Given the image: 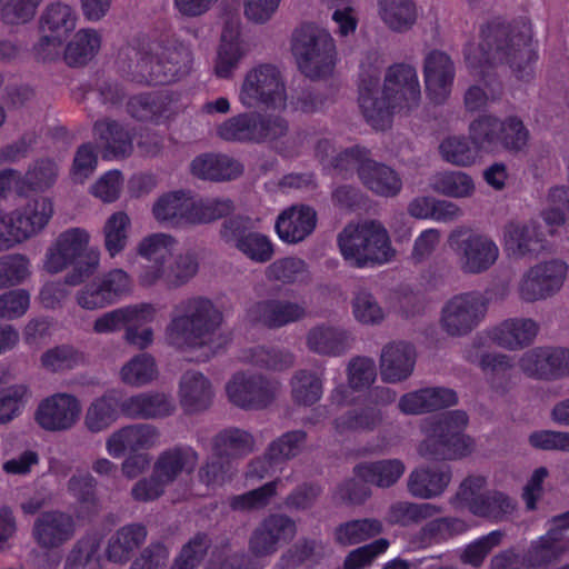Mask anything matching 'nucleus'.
<instances>
[{
  "instance_id": "1",
  "label": "nucleus",
  "mask_w": 569,
  "mask_h": 569,
  "mask_svg": "<svg viewBox=\"0 0 569 569\" xmlns=\"http://www.w3.org/2000/svg\"><path fill=\"white\" fill-rule=\"evenodd\" d=\"M467 60L473 67L482 62L505 63L519 80L533 76L537 51L533 40V26L529 18H496L481 29L479 46H471Z\"/></svg>"
},
{
  "instance_id": "2",
  "label": "nucleus",
  "mask_w": 569,
  "mask_h": 569,
  "mask_svg": "<svg viewBox=\"0 0 569 569\" xmlns=\"http://www.w3.org/2000/svg\"><path fill=\"white\" fill-rule=\"evenodd\" d=\"M223 315L203 297H191L174 306L166 328L168 345L183 352H198V360L210 359L223 345L220 327Z\"/></svg>"
},
{
  "instance_id": "3",
  "label": "nucleus",
  "mask_w": 569,
  "mask_h": 569,
  "mask_svg": "<svg viewBox=\"0 0 569 569\" xmlns=\"http://www.w3.org/2000/svg\"><path fill=\"white\" fill-rule=\"evenodd\" d=\"M362 92L361 112L367 122L377 130L387 129L395 113H408L417 109L421 101L417 71L405 63L387 69L383 86L376 90V94H371L367 88Z\"/></svg>"
},
{
  "instance_id": "4",
  "label": "nucleus",
  "mask_w": 569,
  "mask_h": 569,
  "mask_svg": "<svg viewBox=\"0 0 569 569\" xmlns=\"http://www.w3.org/2000/svg\"><path fill=\"white\" fill-rule=\"evenodd\" d=\"M90 232L81 227H71L59 232L46 249L42 267L50 274L73 270L66 276V282L79 286L92 276L100 264V251L91 247Z\"/></svg>"
},
{
  "instance_id": "5",
  "label": "nucleus",
  "mask_w": 569,
  "mask_h": 569,
  "mask_svg": "<svg viewBox=\"0 0 569 569\" xmlns=\"http://www.w3.org/2000/svg\"><path fill=\"white\" fill-rule=\"evenodd\" d=\"M468 416L460 410L450 411L440 419H426L421 423L423 439L418 453L426 459L458 460L470 456L476 441L465 433Z\"/></svg>"
},
{
  "instance_id": "6",
  "label": "nucleus",
  "mask_w": 569,
  "mask_h": 569,
  "mask_svg": "<svg viewBox=\"0 0 569 569\" xmlns=\"http://www.w3.org/2000/svg\"><path fill=\"white\" fill-rule=\"evenodd\" d=\"M338 246L346 262L355 268L382 266L396 256L387 229L377 221L348 224L338 236Z\"/></svg>"
},
{
  "instance_id": "7",
  "label": "nucleus",
  "mask_w": 569,
  "mask_h": 569,
  "mask_svg": "<svg viewBox=\"0 0 569 569\" xmlns=\"http://www.w3.org/2000/svg\"><path fill=\"white\" fill-rule=\"evenodd\" d=\"M291 52L299 70L310 79L330 77L338 62L336 39L315 23L302 24L292 32Z\"/></svg>"
},
{
  "instance_id": "8",
  "label": "nucleus",
  "mask_w": 569,
  "mask_h": 569,
  "mask_svg": "<svg viewBox=\"0 0 569 569\" xmlns=\"http://www.w3.org/2000/svg\"><path fill=\"white\" fill-rule=\"evenodd\" d=\"M54 213L53 202L38 197L13 209H0V252L9 251L40 234Z\"/></svg>"
},
{
  "instance_id": "9",
  "label": "nucleus",
  "mask_w": 569,
  "mask_h": 569,
  "mask_svg": "<svg viewBox=\"0 0 569 569\" xmlns=\"http://www.w3.org/2000/svg\"><path fill=\"white\" fill-rule=\"evenodd\" d=\"M447 241L458 268L465 274L486 273L499 261L500 248L497 241L486 232L460 226L449 233Z\"/></svg>"
},
{
  "instance_id": "10",
  "label": "nucleus",
  "mask_w": 569,
  "mask_h": 569,
  "mask_svg": "<svg viewBox=\"0 0 569 569\" xmlns=\"http://www.w3.org/2000/svg\"><path fill=\"white\" fill-rule=\"evenodd\" d=\"M238 101L248 110H283L287 88L281 71L267 63L249 69L239 86Z\"/></svg>"
},
{
  "instance_id": "11",
  "label": "nucleus",
  "mask_w": 569,
  "mask_h": 569,
  "mask_svg": "<svg viewBox=\"0 0 569 569\" xmlns=\"http://www.w3.org/2000/svg\"><path fill=\"white\" fill-rule=\"evenodd\" d=\"M335 167L345 171L356 169L361 183L376 196L393 198L402 190L399 172L386 163L368 158L363 149L353 148L339 153Z\"/></svg>"
},
{
  "instance_id": "12",
  "label": "nucleus",
  "mask_w": 569,
  "mask_h": 569,
  "mask_svg": "<svg viewBox=\"0 0 569 569\" xmlns=\"http://www.w3.org/2000/svg\"><path fill=\"white\" fill-rule=\"evenodd\" d=\"M76 535L72 516L62 511H48L40 515L32 526V538L43 550L37 557V563L43 569H54L60 563L59 548Z\"/></svg>"
},
{
  "instance_id": "13",
  "label": "nucleus",
  "mask_w": 569,
  "mask_h": 569,
  "mask_svg": "<svg viewBox=\"0 0 569 569\" xmlns=\"http://www.w3.org/2000/svg\"><path fill=\"white\" fill-rule=\"evenodd\" d=\"M487 310V299L480 292L469 291L455 295L441 307L439 327L449 337H465L480 325Z\"/></svg>"
},
{
  "instance_id": "14",
  "label": "nucleus",
  "mask_w": 569,
  "mask_h": 569,
  "mask_svg": "<svg viewBox=\"0 0 569 569\" xmlns=\"http://www.w3.org/2000/svg\"><path fill=\"white\" fill-rule=\"evenodd\" d=\"M228 400L244 410H259L271 405L280 392V382L263 375L238 371L224 386Z\"/></svg>"
},
{
  "instance_id": "15",
  "label": "nucleus",
  "mask_w": 569,
  "mask_h": 569,
  "mask_svg": "<svg viewBox=\"0 0 569 569\" xmlns=\"http://www.w3.org/2000/svg\"><path fill=\"white\" fill-rule=\"evenodd\" d=\"M248 222L249 220L242 217L229 219L221 226L220 234L227 243L249 260L266 263L274 256V246L268 236L249 231Z\"/></svg>"
},
{
  "instance_id": "16",
  "label": "nucleus",
  "mask_w": 569,
  "mask_h": 569,
  "mask_svg": "<svg viewBox=\"0 0 569 569\" xmlns=\"http://www.w3.org/2000/svg\"><path fill=\"white\" fill-rule=\"evenodd\" d=\"M505 252L515 259L536 258L547 249L541 224L536 220H511L502 228Z\"/></svg>"
},
{
  "instance_id": "17",
  "label": "nucleus",
  "mask_w": 569,
  "mask_h": 569,
  "mask_svg": "<svg viewBox=\"0 0 569 569\" xmlns=\"http://www.w3.org/2000/svg\"><path fill=\"white\" fill-rule=\"evenodd\" d=\"M81 412V402L74 395L58 392L40 401L34 419L47 431H66L77 425Z\"/></svg>"
},
{
  "instance_id": "18",
  "label": "nucleus",
  "mask_w": 569,
  "mask_h": 569,
  "mask_svg": "<svg viewBox=\"0 0 569 569\" xmlns=\"http://www.w3.org/2000/svg\"><path fill=\"white\" fill-rule=\"evenodd\" d=\"M297 533L293 519L282 513L264 518L250 538V550L258 557L273 555L279 548L291 541Z\"/></svg>"
},
{
  "instance_id": "19",
  "label": "nucleus",
  "mask_w": 569,
  "mask_h": 569,
  "mask_svg": "<svg viewBox=\"0 0 569 569\" xmlns=\"http://www.w3.org/2000/svg\"><path fill=\"white\" fill-rule=\"evenodd\" d=\"M178 247L177 238L167 232H153L142 237L134 250L149 264L139 272V282L144 287H151L152 280L149 276L152 271L164 268L166 263L173 258Z\"/></svg>"
},
{
  "instance_id": "20",
  "label": "nucleus",
  "mask_w": 569,
  "mask_h": 569,
  "mask_svg": "<svg viewBox=\"0 0 569 569\" xmlns=\"http://www.w3.org/2000/svg\"><path fill=\"white\" fill-rule=\"evenodd\" d=\"M246 54L247 44L241 38L240 20L234 18L226 21L214 59V74L222 79L231 78Z\"/></svg>"
},
{
  "instance_id": "21",
  "label": "nucleus",
  "mask_w": 569,
  "mask_h": 569,
  "mask_svg": "<svg viewBox=\"0 0 569 569\" xmlns=\"http://www.w3.org/2000/svg\"><path fill=\"white\" fill-rule=\"evenodd\" d=\"M160 443V431L148 423H136L122 427L113 431L106 439L108 455L118 459L126 451L137 452L153 448Z\"/></svg>"
},
{
  "instance_id": "22",
  "label": "nucleus",
  "mask_w": 569,
  "mask_h": 569,
  "mask_svg": "<svg viewBox=\"0 0 569 569\" xmlns=\"http://www.w3.org/2000/svg\"><path fill=\"white\" fill-rule=\"evenodd\" d=\"M456 68L449 54L440 50L429 51L423 60L426 90L436 102L445 101L452 89Z\"/></svg>"
},
{
  "instance_id": "23",
  "label": "nucleus",
  "mask_w": 569,
  "mask_h": 569,
  "mask_svg": "<svg viewBox=\"0 0 569 569\" xmlns=\"http://www.w3.org/2000/svg\"><path fill=\"white\" fill-rule=\"evenodd\" d=\"M178 398L187 413H200L212 406L216 388L211 379L201 371L188 370L180 377Z\"/></svg>"
},
{
  "instance_id": "24",
  "label": "nucleus",
  "mask_w": 569,
  "mask_h": 569,
  "mask_svg": "<svg viewBox=\"0 0 569 569\" xmlns=\"http://www.w3.org/2000/svg\"><path fill=\"white\" fill-rule=\"evenodd\" d=\"M257 131L256 142H269L283 156L298 153L307 139L302 132H290L287 120L280 116H257Z\"/></svg>"
},
{
  "instance_id": "25",
  "label": "nucleus",
  "mask_w": 569,
  "mask_h": 569,
  "mask_svg": "<svg viewBox=\"0 0 569 569\" xmlns=\"http://www.w3.org/2000/svg\"><path fill=\"white\" fill-rule=\"evenodd\" d=\"M199 463L198 452L190 446L177 445L160 451L153 462V473L168 485L194 472Z\"/></svg>"
},
{
  "instance_id": "26",
  "label": "nucleus",
  "mask_w": 569,
  "mask_h": 569,
  "mask_svg": "<svg viewBox=\"0 0 569 569\" xmlns=\"http://www.w3.org/2000/svg\"><path fill=\"white\" fill-rule=\"evenodd\" d=\"M307 315L302 303L284 300H262L247 309V318L252 323L279 328L299 321Z\"/></svg>"
},
{
  "instance_id": "27",
  "label": "nucleus",
  "mask_w": 569,
  "mask_h": 569,
  "mask_svg": "<svg viewBox=\"0 0 569 569\" xmlns=\"http://www.w3.org/2000/svg\"><path fill=\"white\" fill-rule=\"evenodd\" d=\"M452 479L451 467L447 465H426L415 468L407 481L411 496L419 499H433L441 496Z\"/></svg>"
},
{
  "instance_id": "28",
  "label": "nucleus",
  "mask_w": 569,
  "mask_h": 569,
  "mask_svg": "<svg viewBox=\"0 0 569 569\" xmlns=\"http://www.w3.org/2000/svg\"><path fill=\"white\" fill-rule=\"evenodd\" d=\"M539 332L536 320L526 317L508 318L496 325L489 331L491 340L499 347L518 351L530 346Z\"/></svg>"
},
{
  "instance_id": "29",
  "label": "nucleus",
  "mask_w": 569,
  "mask_h": 569,
  "mask_svg": "<svg viewBox=\"0 0 569 569\" xmlns=\"http://www.w3.org/2000/svg\"><path fill=\"white\" fill-rule=\"evenodd\" d=\"M416 351L412 345L405 341L387 343L380 356V376L382 381L398 383L408 379L415 368Z\"/></svg>"
},
{
  "instance_id": "30",
  "label": "nucleus",
  "mask_w": 569,
  "mask_h": 569,
  "mask_svg": "<svg viewBox=\"0 0 569 569\" xmlns=\"http://www.w3.org/2000/svg\"><path fill=\"white\" fill-rule=\"evenodd\" d=\"M548 532L533 541L523 558L528 567H541L560 557L563 547L560 543L561 531L569 528V511L553 517L549 521Z\"/></svg>"
},
{
  "instance_id": "31",
  "label": "nucleus",
  "mask_w": 569,
  "mask_h": 569,
  "mask_svg": "<svg viewBox=\"0 0 569 569\" xmlns=\"http://www.w3.org/2000/svg\"><path fill=\"white\" fill-rule=\"evenodd\" d=\"M317 224V213L308 206H291L277 218L274 229L287 243H298L310 236Z\"/></svg>"
},
{
  "instance_id": "32",
  "label": "nucleus",
  "mask_w": 569,
  "mask_h": 569,
  "mask_svg": "<svg viewBox=\"0 0 569 569\" xmlns=\"http://www.w3.org/2000/svg\"><path fill=\"white\" fill-rule=\"evenodd\" d=\"M351 341L347 330L327 323L310 328L306 335L308 350L319 356L339 357L350 349Z\"/></svg>"
},
{
  "instance_id": "33",
  "label": "nucleus",
  "mask_w": 569,
  "mask_h": 569,
  "mask_svg": "<svg viewBox=\"0 0 569 569\" xmlns=\"http://www.w3.org/2000/svg\"><path fill=\"white\" fill-rule=\"evenodd\" d=\"M192 194L176 190L159 196L151 208L152 217L160 224L180 227L190 224Z\"/></svg>"
},
{
  "instance_id": "34",
  "label": "nucleus",
  "mask_w": 569,
  "mask_h": 569,
  "mask_svg": "<svg viewBox=\"0 0 569 569\" xmlns=\"http://www.w3.org/2000/svg\"><path fill=\"white\" fill-rule=\"evenodd\" d=\"M456 403L457 395L452 389L432 387L403 395L399 400L398 408L405 415H421Z\"/></svg>"
},
{
  "instance_id": "35",
  "label": "nucleus",
  "mask_w": 569,
  "mask_h": 569,
  "mask_svg": "<svg viewBox=\"0 0 569 569\" xmlns=\"http://www.w3.org/2000/svg\"><path fill=\"white\" fill-rule=\"evenodd\" d=\"M121 411L132 419H158L173 413V400L162 392H141L124 399Z\"/></svg>"
},
{
  "instance_id": "36",
  "label": "nucleus",
  "mask_w": 569,
  "mask_h": 569,
  "mask_svg": "<svg viewBox=\"0 0 569 569\" xmlns=\"http://www.w3.org/2000/svg\"><path fill=\"white\" fill-rule=\"evenodd\" d=\"M147 528L141 523H129L117 529L108 540L107 557L116 563H126L146 542Z\"/></svg>"
},
{
  "instance_id": "37",
  "label": "nucleus",
  "mask_w": 569,
  "mask_h": 569,
  "mask_svg": "<svg viewBox=\"0 0 569 569\" xmlns=\"http://www.w3.org/2000/svg\"><path fill=\"white\" fill-rule=\"evenodd\" d=\"M377 12L385 27L397 33L409 31L419 16L415 0H377Z\"/></svg>"
},
{
  "instance_id": "38",
  "label": "nucleus",
  "mask_w": 569,
  "mask_h": 569,
  "mask_svg": "<svg viewBox=\"0 0 569 569\" xmlns=\"http://www.w3.org/2000/svg\"><path fill=\"white\" fill-rule=\"evenodd\" d=\"M190 170L200 179L220 181L237 178L243 168L226 154H201L192 160Z\"/></svg>"
},
{
  "instance_id": "39",
  "label": "nucleus",
  "mask_w": 569,
  "mask_h": 569,
  "mask_svg": "<svg viewBox=\"0 0 569 569\" xmlns=\"http://www.w3.org/2000/svg\"><path fill=\"white\" fill-rule=\"evenodd\" d=\"M356 475L365 482L379 488H390L403 476L406 465L400 459H381L356 467Z\"/></svg>"
},
{
  "instance_id": "40",
  "label": "nucleus",
  "mask_w": 569,
  "mask_h": 569,
  "mask_svg": "<svg viewBox=\"0 0 569 569\" xmlns=\"http://www.w3.org/2000/svg\"><path fill=\"white\" fill-rule=\"evenodd\" d=\"M254 447V437L247 430L239 428L224 429L212 439V449L220 458H242L251 453Z\"/></svg>"
},
{
  "instance_id": "41",
  "label": "nucleus",
  "mask_w": 569,
  "mask_h": 569,
  "mask_svg": "<svg viewBox=\"0 0 569 569\" xmlns=\"http://www.w3.org/2000/svg\"><path fill=\"white\" fill-rule=\"evenodd\" d=\"M466 530L467 523L461 519L453 517L437 518L420 528L413 537V543L419 548H429Z\"/></svg>"
},
{
  "instance_id": "42",
  "label": "nucleus",
  "mask_w": 569,
  "mask_h": 569,
  "mask_svg": "<svg viewBox=\"0 0 569 569\" xmlns=\"http://www.w3.org/2000/svg\"><path fill=\"white\" fill-rule=\"evenodd\" d=\"M198 271V263L191 253H174L164 268L152 271L149 276L152 286L163 282L170 288H177L187 283Z\"/></svg>"
},
{
  "instance_id": "43",
  "label": "nucleus",
  "mask_w": 569,
  "mask_h": 569,
  "mask_svg": "<svg viewBox=\"0 0 569 569\" xmlns=\"http://www.w3.org/2000/svg\"><path fill=\"white\" fill-rule=\"evenodd\" d=\"M118 418V399L112 395H103L93 399L87 407L83 426L91 433H100L109 429Z\"/></svg>"
},
{
  "instance_id": "44",
  "label": "nucleus",
  "mask_w": 569,
  "mask_h": 569,
  "mask_svg": "<svg viewBox=\"0 0 569 569\" xmlns=\"http://www.w3.org/2000/svg\"><path fill=\"white\" fill-rule=\"evenodd\" d=\"M94 132L106 151V157H127L133 150L132 137L121 124L111 120L99 121Z\"/></svg>"
},
{
  "instance_id": "45",
  "label": "nucleus",
  "mask_w": 569,
  "mask_h": 569,
  "mask_svg": "<svg viewBox=\"0 0 569 569\" xmlns=\"http://www.w3.org/2000/svg\"><path fill=\"white\" fill-rule=\"evenodd\" d=\"M131 219L126 211H116L104 221L101 234L107 253L114 258L124 251L129 243Z\"/></svg>"
},
{
  "instance_id": "46",
  "label": "nucleus",
  "mask_w": 569,
  "mask_h": 569,
  "mask_svg": "<svg viewBox=\"0 0 569 569\" xmlns=\"http://www.w3.org/2000/svg\"><path fill=\"white\" fill-rule=\"evenodd\" d=\"M289 385L292 401L299 406H312L321 399L323 393L322 377L311 370H297Z\"/></svg>"
},
{
  "instance_id": "47",
  "label": "nucleus",
  "mask_w": 569,
  "mask_h": 569,
  "mask_svg": "<svg viewBox=\"0 0 569 569\" xmlns=\"http://www.w3.org/2000/svg\"><path fill=\"white\" fill-rule=\"evenodd\" d=\"M101 36L93 29L79 30L64 48V60L69 66L89 62L100 50Z\"/></svg>"
},
{
  "instance_id": "48",
  "label": "nucleus",
  "mask_w": 569,
  "mask_h": 569,
  "mask_svg": "<svg viewBox=\"0 0 569 569\" xmlns=\"http://www.w3.org/2000/svg\"><path fill=\"white\" fill-rule=\"evenodd\" d=\"M77 17L71 7L63 3L49 6L41 17V33L66 40L76 29Z\"/></svg>"
},
{
  "instance_id": "49",
  "label": "nucleus",
  "mask_w": 569,
  "mask_h": 569,
  "mask_svg": "<svg viewBox=\"0 0 569 569\" xmlns=\"http://www.w3.org/2000/svg\"><path fill=\"white\" fill-rule=\"evenodd\" d=\"M480 150L463 136H449L439 144L441 158L457 167H470L479 159Z\"/></svg>"
},
{
  "instance_id": "50",
  "label": "nucleus",
  "mask_w": 569,
  "mask_h": 569,
  "mask_svg": "<svg viewBox=\"0 0 569 569\" xmlns=\"http://www.w3.org/2000/svg\"><path fill=\"white\" fill-rule=\"evenodd\" d=\"M64 569H102L100 540L96 537H84L78 540L64 560Z\"/></svg>"
},
{
  "instance_id": "51",
  "label": "nucleus",
  "mask_w": 569,
  "mask_h": 569,
  "mask_svg": "<svg viewBox=\"0 0 569 569\" xmlns=\"http://www.w3.org/2000/svg\"><path fill=\"white\" fill-rule=\"evenodd\" d=\"M217 136L230 142H256L257 116L239 113L222 121L216 129Z\"/></svg>"
},
{
  "instance_id": "52",
  "label": "nucleus",
  "mask_w": 569,
  "mask_h": 569,
  "mask_svg": "<svg viewBox=\"0 0 569 569\" xmlns=\"http://www.w3.org/2000/svg\"><path fill=\"white\" fill-rule=\"evenodd\" d=\"M266 278L282 284L303 283L309 280L307 263L295 257L278 259L266 268Z\"/></svg>"
},
{
  "instance_id": "53",
  "label": "nucleus",
  "mask_w": 569,
  "mask_h": 569,
  "mask_svg": "<svg viewBox=\"0 0 569 569\" xmlns=\"http://www.w3.org/2000/svg\"><path fill=\"white\" fill-rule=\"evenodd\" d=\"M440 512L441 508L433 503L399 501L391 505L387 518L391 523L410 526L431 519Z\"/></svg>"
},
{
  "instance_id": "54",
  "label": "nucleus",
  "mask_w": 569,
  "mask_h": 569,
  "mask_svg": "<svg viewBox=\"0 0 569 569\" xmlns=\"http://www.w3.org/2000/svg\"><path fill=\"white\" fill-rule=\"evenodd\" d=\"M57 177L58 166L49 159H41L30 166L24 176L21 174V181L13 188L18 193L28 190L43 191L56 182Z\"/></svg>"
},
{
  "instance_id": "55",
  "label": "nucleus",
  "mask_w": 569,
  "mask_h": 569,
  "mask_svg": "<svg viewBox=\"0 0 569 569\" xmlns=\"http://www.w3.org/2000/svg\"><path fill=\"white\" fill-rule=\"evenodd\" d=\"M431 187L438 193L450 198H469L475 193L473 179L462 171H445L432 178Z\"/></svg>"
},
{
  "instance_id": "56",
  "label": "nucleus",
  "mask_w": 569,
  "mask_h": 569,
  "mask_svg": "<svg viewBox=\"0 0 569 569\" xmlns=\"http://www.w3.org/2000/svg\"><path fill=\"white\" fill-rule=\"evenodd\" d=\"M158 367L152 356L141 353L131 358L120 369L121 380L132 387L146 386L158 377Z\"/></svg>"
},
{
  "instance_id": "57",
  "label": "nucleus",
  "mask_w": 569,
  "mask_h": 569,
  "mask_svg": "<svg viewBox=\"0 0 569 569\" xmlns=\"http://www.w3.org/2000/svg\"><path fill=\"white\" fill-rule=\"evenodd\" d=\"M233 209V202L228 198L213 197L197 199L192 196L190 224L210 223L230 214Z\"/></svg>"
},
{
  "instance_id": "58",
  "label": "nucleus",
  "mask_w": 569,
  "mask_h": 569,
  "mask_svg": "<svg viewBox=\"0 0 569 569\" xmlns=\"http://www.w3.org/2000/svg\"><path fill=\"white\" fill-rule=\"evenodd\" d=\"M240 359L243 362L271 370L290 368L295 362L293 355L288 350L251 347L242 350Z\"/></svg>"
},
{
  "instance_id": "59",
  "label": "nucleus",
  "mask_w": 569,
  "mask_h": 569,
  "mask_svg": "<svg viewBox=\"0 0 569 569\" xmlns=\"http://www.w3.org/2000/svg\"><path fill=\"white\" fill-rule=\"evenodd\" d=\"M501 130L503 121L489 114L480 116L469 124L470 139L479 150H495L499 146Z\"/></svg>"
},
{
  "instance_id": "60",
  "label": "nucleus",
  "mask_w": 569,
  "mask_h": 569,
  "mask_svg": "<svg viewBox=\"0 0 569 569\" xmlns=\"http://www.w3.org/2000/svg\"><path fill=\"white\" fill-rule=\"evenodd\" d=\"M31 276V260L23 253L0 256V289L19 286Z\"/></svg>"
},
{
  "instance_id": "61",
  "label": "nucleus",
  "mask_w": 569,
  "mask_h": 569,
  "mask_svg": "<svg viewBox=\"0 0 569 569\" xmlns=\"http://www.w3.org/2000/svg\"><path fill=\"white\" fill-rule=\"evenodd\" d=\"M351 307L355 319L362 325H380L387 317L386 310L380 306L375 296L366 289L356 291Z\"/></svg>"
},
{
  "instance_id": "62",
  "label": "nucleus",
  "mask_w": 569,
  "mask_h": 569,
  "mask_svg": "<svg viewBox=\"0 0 569 569\" xmlns=\"http://www.w3.org/2000/svg\"><path fill=\"white\" fill-rule=\"evenodd\" d=\"M381 528L377 519L352 520L337 528L336 539L343 546L357 545L380 533Z\"/></svg>"
},
{
  "instance_id": "63",
  "label": "nucleus",
  "mask_w": 569,
  "mask_h": 569,
  "mask_svg": "<svg viewBox=\"0 0 569 569\" xmlns=\"http://www.w3.org/2000/svg\"><path fill=\"white\" fill-rule=\"evenodd\" d=\"M552 347H536L526 351L519 359L521 371L528 377L551 380Z\"/></svg>"
},
{
  "instance_id": "64",
  "label": "nucleus",
  "mask_w": 569,
  "mask_h": 569,
  "mask_svg": "<svg viewBox=\"0 0 569 569\" xmlns=\"http://www.w3.org/2000/svg\"><path fill=\"white\" fill-rule=\"evenodd\" d=\"M331 9V21L335 24V32L340 38L353 36L357 31L359 17L350 0H322Z\"/></svg>"
}]
</instances>
